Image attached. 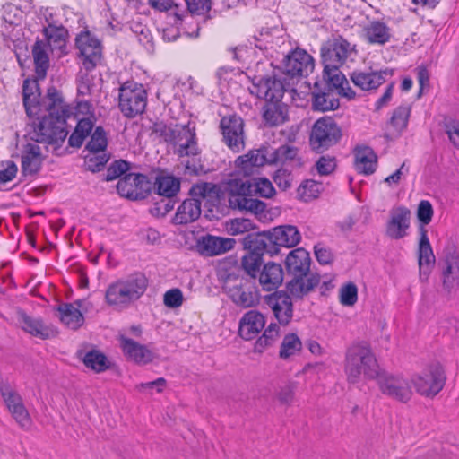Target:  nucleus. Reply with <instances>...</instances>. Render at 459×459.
<instances>
[{
    "mask_svg": "<svg viewBox=\"0 0 459 459\" xmlns=\"http://www.w3.org/2000/svg\"><path fill=\"white\" fill-rule=\"evenodd\" d=\"M48 100H52V114H58L65 122L72 117L76 120L75 129L68 142L72 147H81L97 121L92 104L88 100L77 99L74 106L66 105L61 92L54 87L48 88Z\"/></svg>",
    "mask_w": 459,
    "mask_h": 459,
    "instance_id": "nucleus-1",
    "label": "nucleus"
},
{
    "mask_svg": "<svg viewBox=\"0 0 459 459\" xmlns=\"http://www.w3.org/2000/svg\"><path fill=\"white\" fill-rule=\"evenodd\" d=\"M248 90L252 95L266 100L263 108V117L269 126H276L285 121V108L281 103L285 88L274 77L255 76Z\"/></svg>",
    "mask_w": 459,
    "mask_h": 459,
    "instance_id": "nucleus-2",
    "label": "nucleus"
},
{
    "mask_svg": "<svg viewBox=\"0 0 459 459\" xmlns=\"http://www.w3.org/2000/svg\"><path fill=\"white\" fill-rule=\"evenodd\" d=\"M344 372L350 384H357L363 376L375 379L380 372L377 359L366 342L352 343L346 351Z\"/></svg>",
    "mask_w": 459,
    "mask_h": 459,
    "instance_id": "nucleus-3",
    "label": "nucleus"
},
{
    "mask_svg": "<svg viewBox=\"0 0 459 459\" xmlns=\"http://www.w3.org/2000/svg\"><path fill=\"white\" fill-rule=\"evenodd\" d=\"M148 287L144 274L135 273L110 283L105 292L106 303L116 308L125 309L138 300Z\"/></svg>",
    "mask_w": 459,
    "mask_h": 459,
    "instance_id": "nucleus-4",
    "label": "nucleus"
},
{
    "mask_svg": "<svg viewBox=\"0 0 459 459\" xmlns=\"http://www.w3.org/2000/svg\"><path fill=\"white\" fill-rule=\"evenodd\" d=\"M51 104L52 100H48L39 115L32 117H37L39 123L30 135L31 140L39 144L59 146L65 140L68 132L65 130V120L58 114H52Z\"/></svg>",
    "mask_w": 459,
    "mask_h": 459,
    "instance_id": "nucleus-5",
    "label": "nucleus"
},
{
    "mask_svg": "<svg viewBox=\"0 0 459 459\" xmlns=\"http://www.w3.org/2000/svg\"><path fill=\"white\" fill-rule=\"evenodd\" d=\"M154 132L166 143L173 145L175 152L181 157L198 153L195 129L190 127V124L165 125L158 123L154 126Z\"/></svg>",
    "mask_w": 459,
    "mask_h": 459,
    "instance_id": "nucleus-6",
    "label": "nucleus"
},
{
    "mask_svg": "<svg viewBox=\"0 0 459 459\" xmlns=\"http://www.w3.org/2000/svg\"><path fill=\"white\" fill-rule=\"evenodd\" d=\"M216 194V186L212 183H198L190 189L191 198L185 200L178 208L173 218L175 224H187L201 215V199L212 197Z\"/></svg>",
    "mask_w": 459,
    "mask_h": 459,
    "instance_id": "nucleus-7",
    "label": "nucleus"
},
{
    "mask_svg": "<svg viewBox=\"0 0 459 459\" xmlns=\"http://www.w3.org/2000/svg\"><path fill=\"white\" fill-rule=\"evenodd\" d=\"M227 189L231 207L255 214H260L265 211L266 204L263 201L252 198L251 180L230 179L227 183Z\"/></svg>",
    "mask_w": 459,
    "mask_h": 459,
    "instance_id": "nucleus-8",
    "label": "nucleus"
},
{
    "mask_svg": "<svg viewBox=\"0 0 459 459\" xmlns=\"http://www.w3.org/2000/svg\"><path fill=\"white\" fill-rule=\"evenodd\" d=\"M446 374L439 363H431L411 377L415 391L425 397L436 396L444 387Z\"/></svg>",
    "mask_w": 459,
    "mask_h": 459,
    "instance_id": "nucleus-9",
    "label": "nucleus"
},
{
    "mask_svg": "<svg viewBox=\"0 0 459 459\" xmlns=\"http://www.w3.org/2000/svg\"><path fill=\"white\" fill-rule=\"evenodd\" d=\"M375 379L381 394L392 400L406 403L413 395L411 378L403 374L380 370Z\"/></svg>",
    "mask_w": 459,
    "mask_h": 459,
    "instance_id": "nucleus-10",
    "label": "nucleus"
},
{
    "mask_svg": "<svg viewBox=\"0 0 459 459\" xmlns=\"http://www.w3.org/2000/svg\"><path fill=\"white\" fill-rule=\"evenodd\" d=\"M147 104V91L142 83L127 81L119 87L118 107L126 117L142 114Z\"/></svg>",
    "mask_w": 459,
    "mask_h": 459,
    "instance_id": "nucleus-11",
    "label": "nucleus"
},
{
    "mask_svg": "<svg viewBox=\"0 0 459 459\" xmlns=\"http://www.w3.org/2000/svg\"><path fill=\"white\" fill-rule=\"evenodd\" d=\"M341 136L342 130L334 119L325 117L314 124L310 134V144L313 150L323 152L335 144Z\"/></svg>",
    "mask_w": 459,
    "mask_h": 459,
    "instance_id": "nucleus-12",
    "label": "nucleus"
},
{
    "mask_svg": "<svg viewBox=\"0 0 459 459\" xmlns=\"http://www.w3.org/2000/svg\"><path fill=\"white\" fill-rule=\"evenodd\" d=\"M25 10H22L17 5L6 4L2 9V35L4 40L11 41L14 47L23 44L24 32L22 30V21Z\"/></svg>",
    "mask_w": 459,
    "mask_h": 459,
    "instance_id": "nucleus-13",
    "label": "nucleus"
},
{
    "mask_svg": "<svg viewBox=\"0 0 459 459\" xmlns=\"http://www.w3.org/2000/svg\"><path fill=\"white\" fill-rule=\"evenodd\" d=\"M76 48L84 68L92 70L100 61L102 46L100 40L87 30L81 31L75 39Z\"/></svg>",
    "mask_w": 459,
    "mask_h": 459,
    "instance_id": "nucleus-14",
    "label": "nucleus"
},
{
    "mask_svg": "<svg viewBox=\"0 0 459 459\" xmlns=\"http://www.w3.org/2000/svg\"><path fill=\"white\" fill-rule=\"evenodd\" d=\"M280 69L291 78L306 77L314 69V59L307 51L296 48L283 57Z\"/></svg>",
    "mask_w": 459,
    "mask_h": 459,
    "instance_id": "nucleus-15",
    "label": "nucleus"
},
{
    "mask_svg": "<svg viewBox=\"0 0 459 459\" xmlns=\"http://www.w3.org/2000/svg\"><path fill=\"white\" fill-rule=\"evenodd\" d=\"M108 140L105 131L98 126L86 145L89 154L86 156L87 168L92 172L100 171L108 160L105 153Z\"/></svg>",
    "mask_w": 459,
    "mask_h": 459,
    "instance_id": "nucleus-16",
    "label": "nucleus"
},
{
    "mask_svg": "<svg viewBox=\"0 0 459 459\" xmlns=\"http://www.w3.org/2000/svg\"><path fill=\"white\" fill-rule=\"evenodd\" d=\"M47 147L30 139L20 151L21 168L24 176L37 174L46 158Z\"/></svg>",
    "mask_w": 459,
    "mask_h": 459,
    "instance_id": "nucleus-17",
    "label": "nucleus"
},
{
    "mask_svg": "<svg viewBox=\"0 0 459 459\" xmlns=\"http://www.w3.org/2000/svg\"><path fill=\"white\" fill-rule=\"evenodd\" d=\"M411 212L403 205L393 207L389 212V217L385 225V235L393 239L399 240L409 234L411 227Z\"/></svg>",
    "mask_w": 459,
    "mask_h": 459,
    "instance_id": "nucleus-18",
    "label": "nucleus"
},
{
    "mask_svg": "<svg viewBox=\"0 0 459 459\" xmlns=\"http://www.w3.org/2000/svg\"><path fill=\"white\" fill-rule=\"evenodd\" d=\"M440 265L443 287L451 292L459 286V252L454 246L445 248Z\"/></svg>",
    "mask_w": 459,
    "mask_h": 459,
    "instance_id": "nucleus-19",
    "label": "nucleus"
},
{
    "mask_svg": "<svg viewBox=\"0 0 459 459\" xmlns=\"http://www.w3.org/2000/svg\"><path fill=\"white\" fill-rule=\"evenodd\" d=\"M223 140L230 149L238 152L245 147L244 122L240 117L229 116L221 120Z\"/></svg>",
    "mask_w": 459,
    "mask_h": 459,
    "instance_id": "nucleus-20",
    "label": "nucleus"
},
{
    "mask_svg": "<svg viewBox=\"0 0 459 459\" xmlns=\"http://www.w3.org/2000/svg\"><path fill=\"white\" fill-rule=\"evenodd\" d=\"M435 263L436 257L428 237V230L422 228L418 247V264L420 279L421 281H427L429 279Z\"/></svg>",
    "mask_w": 459,
    "mask_h": 459,
    "instance_id": "nucleus-21",
    "label": "nucleus"
},
{
    "mask_svg": "<svg viewBox=\"0 0 459 459\" xmlns=\"http://www.w3.org/2000/svg\"><path fill=\"white\" fill-rule=\"evenodd\" d=\"M354 52V46L342 38L336 39L329 48H322L323 64L342 65Z\"/></svg>",
    "mask_w": 459,
    "mask_h": 459,
    "instance_id": "nucleus-22",
    "label": "nucleus"
},
{
    "mask_svg": "<svg viewBox=\"0 0 459 459\" xmlns=\"http://www.w3.org/2000/svg\"><path fill=\"white\" fill-rule=\"evenodd\" d=\"M267 305L280 324L288 325L292 318L293 309L290 297L285 292H274L267 297Z\"/></svg>",
    "mask_w": 459,
    "mask_h": 459,
    "instance_id": "nucleus-23",
    "label": "nucleus"
},
{
    "mask_svg": "<svg viewBox=\"0 0 459 459\" xmlns=\"http://www.w3.org/2000/svg\"><path fill=\"white\" fill-rule=\"evenodd\" d=\"M147 178L143 174L129 173L120 178L117 184V189L121 196L131 200L143 198V185L147 183Z\"/></svg>",
    "mask_w": 459,
    "mask_h": 459,
    "instance_id": "nucleus-24",
    "label": "nucleus"
},
{
    "mask_svg": "<svg viewBox=\"0 0 459 459\" xmlns=\"http://www.w3.org/2000/svg\"><path fill=\"white\" fill-rule=\"evenodd\" d=\"M18 323L23 331L40 339H48L56 334L54 326L45 324L39 317H32L23 312L18 313Z\"/></svg>",
    "mask_w": 459,
    "mask_h": 459,
    "instance_id": "nucleus-25",
    "label": "nucleus"
},
{
    "mask_svg": "<svg viewBox=\"0 0 459 459\" xmlns=\"http://www.w3.org/2000/svg\"><path fill=\"white\" fill-rule=\"evenodd\" d=\"M393 75V70L385 69L379 72H363L354 71L351 74V80L355 86L360 88L363 91H370L377 89L385 82V77H391Z\"/></svg>",
    "mask_w": 459,
    "mask_h": 459,
    "instance_id": "nucleus-26",
    "label": "nucleus"
},
{
    "mask_svg": "<svg viewBox=\"0 0 459 459\" xmlns=\"http://www.w3.org/2000/svg\"><path fill=\"white\" fill-rule=\"evenodd\" d=\"M23 105L26 109V113L30 117L39 115V112L48 103V95L45 99L39 100V92L38 89V83L36 81H30L29 79L23 82Z\"/></svg>",
    "mask_w": 459,
    "mask_h": 459,
    "instance_id": "nucleus-27",
    "label": "nucleus"
},
{
    "mask_svg": "<svg viewBox=\"0 0 459 459\" xmlns=\"http://www.w3.org/2000/svg\"><path fill=\"white\" fill-rule=\"evenodd\" d=\"M255 41L256 48L268 51V55L273 56V53L285 43V33L281 28H264L255 37Z\"/></svg>",
    "mask_w": 459,
    "mask_h": 459,
    "instance_id": "nucleus-28",
    "label": "nucleus"
},
{
    "mask_svg": "<svg viewBox=\"0 0 459 459\" xmlns=\"http://www.w3.org/2000/svg\"><path fill=\"white\" fill-rule=\"evenodd\" d=\"M235 244L233 238L207 235L198 241L197 247L202 254L212 256L231 250Z\"/></svg>",
    "mask_w": 459,
    "mask_h": 459,
    "instance_id": "nucleus-29",
    "label": "nucleus"
},
{
    "mask_svg": "<svg viewBox=\"0 0 459 459\" xmlns=\"http://www.w3.org/2000/svg\"><path fill=\"white\" fill-rule=\"evenodd\" d=\"M269 240L276 246L293 247L301 240V234L293 225H281L268 232Z\"/></svg>",
    "mask_w": 459,
    "mask_h": 459,
    "instance_id": "nucleus-30",
    "label": "nucleus"
},
{
    "mask_svg": "<svg viewBox=\"0 0 459 459\" xmlns=\"http://www.w3.org/2000/svg\"><path fill=\"white\" fill-rule=\"evenodd\" d=\"M362 36L369 44L383 46L390 41L392 30L385 22L374 20L363 27Z\"/></svg>",
    "mask_w": 459,
    "mask_h": 459,
    "instance_id": "nucleus-31",
    "label": "nucleus"
},
{
    "mask_svg": "<svg viewBox=\"0 0 459 459\" xmlns=\"http://www.w3.org/2000/svg\"><path fill=\"white\" fill-rule=\"evenodd\" d=\"M264 325V316L256 310H250L239 321V335L245 340H251L261 332Z\"/></svg>",
    "mask_w": 459,
    "mask_h": 459,
    "instance_id": "nucleus-32",
    "label": "nucleus"
},
{
    "mask_svg": "<svg viewBox=\"0 0 459 459\" xmlns=\"http://www.w3.org/2000/svg\"><path fill=\"white\" fill-rule=\"evenodd\" d=\"M283 274V269L280 264L269 262L263 266L257 276L262 289L272 291L281 285Z\"/></svg>",
    "mask_w": 459,
    "mask_h": 459,
    "instance_id": "nucleus-33",
    "label": "nucleus"
},
{
    "mask_svg": "<svg viewBox=\"0 0 459 459\" xmlns=\"http://www.w3.org/2000/svg\"><path fill=\"white\" fill-rule=\"evenodd\" d=\"M121 348L124 354L137 364L144 365L153 359V352L147 346L132 339L121 337Z\"/></svg>",
    "mask_w": 459,
    "mask_h": 459,
    "instance_id": "nucleus-34",
    "label": "nucleus"
},
{
    "mask_svg": "<svg viewBox=\"0 0 459 459\" xmlns=\"http://www.w3.org/2000/svg\"><path fill=\"white\" fill-rule=\"evenodd\" d=\"M309 254L303 248H296L290 252L286 257V268L293 276L308 274L310 268Z\"/></svg>",
    "mask_w": 459,
    "mask_h": 459,
    "instance_id": "nucleus-35",
    "label": "nucleus"
},
{
    "mask_svg": "<svg viewBox=\"0 0 459 459\" xmlns=\"http://www.w3.org/2000/svg\"><path fill=\"white\" fill-rule=\"evenodd\" d=\"M320 282V277L315 273L294 276L288 283L287 290L293 298L301 299L308 294Z\"/></svg>",
    "mask_w": 459,
    "mask_h": 459,
    "instance_id": "nucleus-36",
    "label": "nucleus"
},
{
    "mask_svg": "<svg viewBox=\"0 0 459 459\" xmlns=\"http://www.w3.org/2000/svg\"><path fill=\"white\" fill-rule=\"evenodd\" d=\"M81 304L82 301L64 303L57 308L61 322L70 329L76 330L83 325L84 317L79 309Z\"/></svg>",
    "mask_w": 459,
    "mask_h": 459,
    "instance_id": "nucleus-37",
    "label": "nucleus"
},
{
    "mask_svg": "<svg viewBox=\"0 0 459 459\" xmlns=\"http://www.w3.org/2000/svg\"><path fill=\"white\" fill-rule=\"evenodd\" d=\"M377 157L374 151L368 146H359L355 149V168L362 174L370 175L377 168Z\"/></svg>",
    "mask_w": 459,
    "mask_h": 459,
    "instance_id": "nucleus-38",
    "label": "nucleus"
},
{
    "mask_svg": "<svg viewBox=\"0 0 459 459\" xmlns=\"http://www.w3.org/2000/svg\"><path fill=\"white\" fill-rule=\"evenodd\" d=\"M50 48L43 40H37L32 48V56L35 65V73L38 80L46 77L49 67L48 49Z\"/></svg>",
    "mask_w": 459,
    "mask_h": 459,
    "instance_id": "nucleus-39",
    "label": "nucleus"
},
{
    "mask_svg": "<svg viewBox=\"0 0 459 459\" xmlns=\"http://www.w3.org/2000/svg\"><path fill=\"white\" fill-rule=\"evenodd\" d=\"M230 295L235 304L243 307H251L258 303L257 291L250 286L233 287Z\"/></svg>",
    "mask_w": 459,
    "mask_h": 459,
    "instance_id": "nucleus-40",
    "label": "nucleus"
},
{
    "mask_svg": "<svg viewBox=\"0 0 459 459\" xmlns=\"http://www.w3.org/2000/svg\"><path fill=\"white\" fill-rule=\"evenodd\" d=\"M155 186L160 195L172 197L179 191L180 181L170 174L160 173L156 177Z\"/></svg>",
    "mask_w": 459,
    "mask_h": 459,
    "instance_id": "nucleus-41",
    "label": "nucleus"
},
{
    "mask_svg": "<svg viewBox=\"0 0 459 459\" xmlns=\"http://www.w3.org/2000/svg\"><path fill=\"white\" fill-rule=\"evenodd\" d=\"M44 35L48 40L47 45L50 48H63L65 47L67 30L62 25L48 24L45 27Z\"/></svg>",
    "mask_w": 459,
    "mask_h": 459,
    "instance_id": "nucleus-42",
    "label": "nucleus"
},
{
    "mask_svg": "<svg viewBox=\"0 0 459 459\" xmlns=\"http://www.w3.org/2000/svg\"><path fill=\"white\" fill-rule=\"evenodd\" d=\"M410 115L411 107L408 105L399 106L394 110L390 125L395 136H399L406 129Z\"/></svg>",
    "mask_w": 459,
    "mask_h": 459,
    "instance_id": "nucleus-43",
    "label": "nucleus"
},
{
    "mask_svg": "<svg viewBox=\"0 0 459 459\" xmlns=\"http://www.w3.org/2000/svg\"><path fill=\"white\" fill-rule=\"evenodd\" d=\"M82 361L88 368L97 373L103 372L109 368V361L107 357L100 351L95 350L86 352L82 358Z\"/></svg>",
    "mask_w": 459,
    "mask_h": 459,
    "instance_id": "nucleus-44",
    "label": "nucleus"
},
{
    "mask_svg": "<svg viewBox=\"0 0 459 459\" xmlns=\"http://www.w3.org/2000/svg\"><path fill=\"white\" fill-rule=\"evenodd\" d=\"M252 196L257 195L262 198H272L276 194L273 183L266 178H255L251 180Z\"/></svg>",
    "mask_w": 459,
    "mask_h": 459,
    "instance_id": "nucleus-45",
    "label": "nucleus"
},
{
    "mask_svg": "<svg viewBox=\"0 0 459 459\" xmlns=\"http://www.w3.org/2000/svg\"><path fill=\"white\" fill-rule=\"evenodd\" d=\"M323 189L322 184L312 179L304 180L298 187L297 193L299 197L308 202L318 197Z\"/></svg>",
    "mask_w": 459,
    "mask_h": 459,
    "instance_id": "nucleus-46",
    "label": "nucleus"
},
{
    "mask_svg": "<svg viewBox=\"0 0 459 459\" xmlns=\"http://www.w3.org/2000/svg\"><path fill=\"white\" fill-rule=\"evenodd\" d=\"M302 348L300 339L295 333L287 334L281 342L280 349V357L288 359L297 354Z\"/></svg>",
    "mask_w": 459,
    "mask_h": 459,
    "instance_id": "nucleus-47",
    "label": "nucleus"
},
{
    "mask_svg": "<svg viewBox=\"0 0 459 459\" xmlns=\"http://www.w3.org/2000/svg\"><path fill=\"white\" fill-rule=\"evenodd\" d=\"M339 107V100L331 93H316L313 96V108L319 111L334 110Z\"/></svg>",
    "mask_w": 459,
    "mask_h": 459,
    "instance_id": "nucleus-48",
    "label": "nucleus"
},
{
    "mask_svg": "<svg viewBox=\"0 0 459 459\" xmlns=\"http://www.w3.org/2000/svg\"><path fill=\"white\" fill-rule=\"evenodd\" d=\"M262 255L255 252H249L242 258V268L251 277L256 278L260 273L262 264Z\"/></svg>",
    "mask_w": 459,
    "mask_h": 459,
    "instance_id": "nucleus-49",
    "label": "nucleus"
},
{
    "mask_svg": "<svg viewBox=\"0 0 459 459\" xmlns=\"http://www.w3.org/2000/svg\"><path fill=\"white\" fill-rule=\"evenodd\" d=\"M416 215L420 223L419 234H421V229H427L426 226L431 222L434 215L431 203L428 200H421L418 204Z\"/></svg>",
    "mask_w": 459,
    "mask_h": 459,
    "instance_id": "nucleus-50",
    "label": "nucleus"
},
{
    "mask_svg": "<svg viewBox=\"0 0 459 459\" xmlns=\"http://www.w3.org/2000/svg\"><path fill=\"white\" fill-rule=\"evenodd\" d=\"M279 330L280 328L277 324H270L263 335L257 339L255 350L261 352L265 347L273 343L279 336Z\"/></svg>",
    "mask_w": 459,
    "mask_h": 459,
    "instance_id": "nucleus-51",
    "label": "nucleus"
},
{
    "mask_svg": "<svg viewBox=\"0 0 459 459\" xmlns=\"http://www.w3.org/2000/svg\"><path fill=\"white\" fill-rule=\"evenodd\" d=\"M341 65L328 66V64H324V77L325 79L337 90L346 83L347 79L339 70Z\"/></svg>",
    "mask_w": 459,
    "mask_h": 459,
    "instance_id": "nucleus-52",
    "label": "nucleus"
},
{
    "mask_svg": "<svg viewBox=\"0 0 459 459\" xmlns=\"http://www.w3.org/2000/svg\"><path fill=\"white\" fill-rule=\"evenodd\" d=\"M270 154L271 162H285L286 160H293L296 157L297 149L292 146L282 145L275 150L270 149Z\"/></svg>",
    "mask_w": 459,
    "mask_h": 459,
    "instance_id": "nucleus-53",
    "label": "nucleus"
},
{
    "mask_svg": "<svg viewBox=\"0 0 459 459\" xmlns=\"http://www.w3.org/2000/svg\"><path fill=\"white\" fill-rule=\"evenodd\" d=\"M9 412L22 429L28 430L32 426V420L23 403L13 408Z\"/></svg>",
    "mask_w": 459,
    "mask_h": 459,
    "instance_id": "nucleus-54",
    "label": "nucleus"
},
{
    "mask_svg": "<svg viewBox=\"0 0 459 459\" xmlns=\"http://www.w3.org/2000/svg\"><path fill=\"white\" fill-rule=\"evenodd\" d=\"M130 164L123 160L112 162L107 169L105 179L112 181L121 177L129 170Z\"/></svg>",
    "mask_w": 459,
    "mask_h": 459,
    "instance_id": "nucleus-55",
    "label": "nucleus"
},
{
    "mask_svg": "<svg viewBox=\"0 0 459 459\" xmlns=\"http://www.w3.org/2000/svg\"><path fill=\"white\" fill-rule=\"evenodd\" d=\"M358 299V289L354 283H348L340 290V302L343 306H353Z\"/></svg>",
    "mask_w": 459,
    "mask_h": 459,
    "instance_id": "nucleus-56",
    "label": "nucleus"
},
{
    "mask_svg": "<svg viewBox=\"0 0 459 459\" xmlns=\"http://www.w3.org/2000/svg\"><path fill=\"white\" fill-rule=\"evenodd\" d=\"M0 391L9 411L22 403V397L10 386L2 385Z\"/></svg>",
    "mask_w": 459,
    "mask_h": 459,
    "instance_id": "nucleus-57",
    "label": "nucleus"
},
{
    "mask_svg": "<svg viewBox=\"0 0 459 459\" xmlns=\"http://www.w3.org/2000/svg\"><path fill=\"white\" fill-rule=\"evenodd\" d=\"M247 155L250 159L251 163L255 166V168L264 166L265 163H272L270 161V149L268 148L253 150L248 152Z\"/></svg>",
    "mask_w": 459,
    "mask_h": 459,
    "instance_id": "nucleus-58",
    "label": "nucleus"
},
{
    "mask_svg": "<svg viewBox=\"0 0 459 459\" xmlns=\"http://www.w3.org/2000/svg\"><path fill=\"white\" fill-rule=\"evenodd\" d=\"M183 294L179 289H171L165 292L163 296V302L167 307L177 308L183 303Z\"/></svg>",
    "mask_w": 459,
    "mask_h": 459,
    "instance_id": "nucleus-59",
    "label": "nucleus"
},
{
    "mask_svg": "<svg viewBox=\"0 0 459 459\" xmlns=\"http://www.w3.org/2000/svg\"><path fill=\"white\" fill-rule=\"evenodd\" d=\"M165 385L166 380L163 377H160L154 381L140 383L135 385V389L141 393L147 392L148 394H152L153 390H155L157 393L162 392L165 388Z\"/></svg>",
    "mask_w": 459,
    "mask_h": 459,
    "instance_id": "nucleus-60",
    "label": "nucleus"
},
{
    "mask_svg": "<svg viewBox=\"0 0 459 459\" xmlns=\"http://www.w3.org/2000/svg\"><path fill=\"white\" fill-rule=\"evenodd\" d=\"M188 11L193 14H204L211 9L210 0H185Z\"/></svg>",
    "mask_w": 459,
    "mask_h": 459,
    "instance_id": "nucleus-61",
    "label": "nucleus"
},
{
    "mask_svg": "<svg viewBox=\"0 0 459 459\" xmlns=\"http://www.w3.org/2000/svg\"><path fill=\"white\" fill-rule=\"evenodd\" d=\"M336 163L335 160L330 156H322L316 161V167L318 174L320 175H329L335 169Z\"/></svg>",
    "mask_w": 459,
    "mask_h": 459,
    "instance_id": "nucleus-62",
    "label": "nucleus"
},
{
    "mask_svg": "<svg viewBox=\"0 0 459 459\" xmlns=\"http://www.w3.org/2000/svg\"><path fill=\"white\" fill-rule=\"evenodd\" d=\"M445 128L451 143L459 149V121L449 120L446 123Z\"/></svg>",
    "mask_w": 459,
    "mask_h": 459,
    "instance_id": "nucleus-63",
    "label": "nucleus"
},
{
    "mask_svg": "<svg viewBox=\"0 0 459 459\" xmlns=\"http://www.w3.org/2000/svg\"><path fill=\"white\" fill-rule=\"evenodd\" d=\"M273 178L277 186L281 190H287L291 186L290 173L285 169H278Z\"/></svg>",
    "mask_w": 459,
    "mask_h": 459,
    "instance_id": "nucleus-64",
    "label": "nucleus"
}]
</instances>
